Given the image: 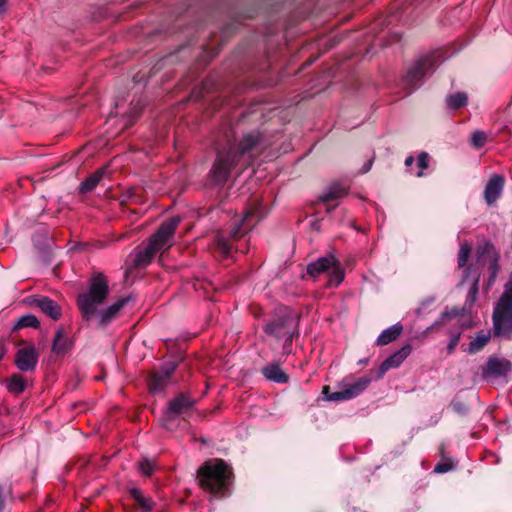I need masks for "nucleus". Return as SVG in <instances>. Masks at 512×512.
<instances>
[{"instance_id":"nucleus-35","label":"nucleus","mask_w":512,"mask_h":512,"mask_svg":"<svg viewBox=\"0 0 512 512\" xmlns=\"http://www.w3.org/2000/svg\"><path fill=\"white\" fill-rule=\"evenodd\" d=\"M459 339H460V334L456 335L453 339H451V341L449 342L448 344V350L449 352H452L455 347L457 346L458 342H459Z\"/></svg>"},{"instance_id":"nucleus-21","label":"nucleus","mask_w":512,"mask_h":512,"mask_svg":"<svg viewBox=\"0 0 512 512\" xmlns=\"http://www.w3.org/2000/svg\"><path fill=\"white\" fill-rule=\"evenodd\" d=\"M346 194H347L346 188L344 186L338 184V183H335V184H332L327 189V191L320 196L319 199L323 203H328V202H330L332 200H336V199L342 198Z\"/></svg>"},{"instance_id":"nucleus-10","label":"nucleus","mask_w":512,"mask_h":512,"mask_svg":"<svg viewBox=\"0 0 512 512\" xmlns=\"http://www.w3.org/2000/svg\"><path fill=\"white\" fill-rule=\"evenodd\" d=\"M176 367L175 362H166L160 371L153 372L148 381L150 392L156 394L164 391Z\"/></svg>"},{"instance_id":"nucleus-22","label":"nucleus","mask_w":512,"mask_h":512,"mask_svg":"<svg viewBox=\"0 0 512 512\" xmlns=\"http://www.w3.org/2000/svg\"><path fill=\"white\" fill-rule=\"evenodd\" d=\"M106 170L104 168H101L97 170L95 173L90 175L85 181L82 182L80 186V191L82 193L91 192L96 188V186L101 181L103 175L105 174Z\"/></svg>"},{"instance_id":"nucleus-30","label":"nucleus","mask_w":512,"mask_h":512,"mask_svg":"<svg viewBox=\"0 0 512 512\" xmlns=\"http://www.w3.org/2000/svg\"><path fill=\"white\" fill-rule=\"evenodd\" d=\"M470 246L468 244H462L458 253V265L464 267L468 261L470 254Z\"/></svg>"},{"instance_id":"nucleus-31","label":"nucleus","mask_w":512,"mask_h":512,"mask_svg":"<svg viewBox=\"0 0 512 512\" xmlns=\"http://www.w3.org/2000/svg\"><path fill=\"white\" fill-rule=\"evenodd\" d=\"M154 467V463L148 459L142 460L138 465L140 472L145 476H150L154 471Z\"/></svg>"},{"instance_id":"nucleus-23","label":"nucleus","mask_w":512,"mask_h":512,"mask_svg":"<svg viewBox=\"0 0 512 512\" xmlns=\"http://www.w3.org/2000/svg\"><path fill=\"white\" fill-rule=\"evenodd\" d=\"M6 387L10 393L21 394L26 388V382L20 374H13L7 380Z\"/></svg>"},{"instance_id":"nucleus-5","label":"nucleus","mask_w":512,"mask_h":512,"mask_svg":"<svg viewBox=\"0 0 512 512\" xmlns=\"http://www.w3.org/2000/svg\"><path fill=\"white\" fill-rule=\"evenodd\" d=\"M307 273L316 277L320 274H328V286L337 287L344 280V270L334 255L330 254L320 257L307 267Z\"/></svg>"},{"instance_id":"nucleus-14","label":"nucleus","mask_w":512,"mask_h":512,"mask_svg":"<svg viewBox=\"0 0 512 512\" xmlns=\"http://www.w3.org/2000/svg\"><path fill=\"white\" fill-rule=\"evenodd\" d=\"M511 371V363L506 359L489 358L483 369L484 377L506 376Z\"/></svg>"},{"instance_id":"nucleus-25","label":"nucleus","mask_w":512,"mask_h":512,"mask_svg":"<svg viewBox=\"0 0 512 512\" xmlns=\"http://www.w3.org/2000/svg\"><path fill=\"white\" fill-rule=\"evenodd\" d=\"M468 97L464 92H457L446 97L447 106L457 110L467 104Z\"/></svg>"},{"instance_id":"nucleus-24","label":"nucleus","mask_w":512,"mask_h":512,"mask_svg":"<svg viewBox=\"0 0 512 512\" xmlns=\"http://www.w3.org/2000/svg\"><path fill=\"white\" fill-rule=\"evenodd\" d=\"M131 496L137 502V504L145 511L149 512L153 509L154 502L151 498L142 495V492L138 488L130 490Z\"/></svg>"},{"instance_id":"nucleus-19","label":"nucleus","mask_w":512,"mask_h":512,"mask_svg":"<svg viewBox=\"0 0 512 512\" xmlns=\"http://www.w3.org/2000/svg\"><path fill=\"white\" fill-rule=\"evenodd\" d=\"M263 375L276 383L288 382L287 374L277 364H270L262 369Z\"/></svg>"},{"instance_id":"nucleus-12","label":"nucleus","mask_w":512,"mask_h":512,"mask_svg":"<svg viewBox=\"0 0 512 512\" xmlns=\"http://www.w3.org/2000/svg\"><path fill=\"white\" fill-rule=\"evenodd\" d=\"M194 400L185 394H180L169 402L166 409V419L175 418L178 415L187 413L193 406Z\"/></svg>"},{"instance_id":"nucleus-8","label":"nucleus","mask_w":512,"mask_h":512,"mask_svg":"<svg viewBox=\"0 0 512 512\" xmlns=\"http://www.w3.org/2000/svg\"><path fill=\"white\" fill-rule=\"evenodd\" d=\"M266 212L262 211V207L260 203L253 204L249 209H247L243 217L240 220H236L233 224V228L231 229V236L233 238H239L244 235L248 230L252 228V226L258 222L260 219L264 218Z\"/></svg>"},{"instance_id":"nucleus-13","label":"nucleus","mask_w":512,"mask_h":512,"mask_svg":"<svg viewBox=\"0 0 512 512\" xmlns=\"http://www.w3.org/2000/svg\"><path fill=\"white\" fill-rule=\"evenodd\" d=\"M478 257L483 262L489 263V269L491 271V277L494 278L498 271V260L499 254L496 251L494 245L489 242H484L477 248Z\"/></svg>"},{"instance_id":"nucleus-27","label":"nucleus","mask_w":512,"mask_h":512,"mask_svg":"<svg viewBox=\"0 0 512 512\" xmlns=\"http://www.w3.org/2000/svg\"><path fill=\"white\" fill-rule=\"evenodd\" d=\"M215 247L222 257L227 258L230 256L231 245L229 244L228 240L225 239L223 236L216 237Z\"/></svg>"},{"instance_id":"nucleus-37","label":"nucleus","mask_w":512,"mask_h":512,"mask_svg":"<svg viewBox=\"0 0 512 512\" xmlns=\"http://www.w3.org/2000/svg\"><path fill=\"white\" fill-rule=\"evenodd\" d=\"M477 290H478L477 285L474 284L469 291V297L471 298V302H474V300L476 298Z\"/></svg>"},{"instance_id":"nucleus-15","label":"nucleus","mask_w":512,"mask_h":512,"mask_svg":"<svg viewBox=\"0 0 512 512\" xmlns=\"http://www.w3.org/2000/svg\"><path fill=\"white\" fill-rule=\"evenodd\" d=\"M31 304L38 307L45 315L53 320H58L61 317V307L54 300L46 296L33 297Z\"/></svg>"},{"instance_id":"nucleus-36","label":"nucleus","mask_w":512,"mask_h":512,"mask_svg":"<svg viewBox=\"0 0 512 512\" xmlns=\"http://www.w3.org/2000/svg\"><path fill=\"white\" fill-rule=\"evenodd\" d=\"M127 199L134 201V202L139 201L138 196H137L135 190H133V189L127 191Z\"/></svg>"},{"instance_id":"nucleus-28","label":"nucleus","mask_w":512,"mask_h":512,"mask_svg":"<svg viewBox=\"0 0 512 512\" xmlns=\"http://www.w3.org/2000/svg\"><path fill=\"white\" fill-rule=\"evenodd\" d=\"M39 320L34 315H25L22 316L18 322L17 327L19 328H26V327H32L37 328L39 327Z\"/></svg>"},{"instance_id":"nucleus-2","label":"nucleus","mask_w":512,"mask_h":512,"mask_svg":"<svg viewBox=\"0 0 512 512\" xmlns=\"http://www.w3.org/2000/svg\"><path fill=\"white\" fill-rule=\"evenodd\" d=\"M259 143L260 134L249 133L243 137L237 148L230 146L227 151H219L210 172L213 182L217 185L225 184L240 157L252 151Z\"/></svg>"},{"instance_id":"nucleus-3","label":"nucleus","mask_w":512,"mask_h":512,"mask_svg":"<svg viewBox=\"0 0 512 512\" xmlns=\"http://www.w3.org/2000/svg\"><path fill=\"white\" fill-rule=\"evenodd\" d=\"M180 223L179 217H172L163 222L157 232L150 238L148 245L143 249H136L129 256L134 268L147 267L155 254L164 252L173 245V236Z\"/></svg>"},{"instance_id":"nucleus-18","label":"nucleus","mask_w":512,"mask_h":512,"mask_svg":"<svg viewBox=\"0 0 512 512\" xmlns=\"http://www.w3.org/2000/svg\"><path fill=\"white\" fill-rule=\"evenodd\" d=\"M70 349V343L65 337V331L59 327L55 333L52 343V353L57 355H64Z\"/></svg>"},{"instance_id":"nucleus-39","label":"nucleus","mask_w":512,"mask_h":512,"mask_svg":"<svg viewBox=\"0 0 512 512\" xmlns=\"http://www.w3.org/2000/svg\"><path fill=\"white\" fill-rule=\"evenodd\" d=\"M2 487L0 486V512L3 510L4 508V498H3V495H2Z\"/></svg>"},{"instance_id":"nucleus-7","label":"nucleus","mask_w":512,"mask_h":512,"mask_svg":"<svg viewBox=\"0 0 512 512\" xmlns=\"http://www.w3.org/2000/svg\"><path fill=\"white\" fill-rule=\"evenodd\" d=\"M371 383L367 376L360 377L354 383L342 388L339 391L329 392V386L323 387V394L328 401H345L355 398L361 394Z\"/></svg>"},{"instance_id":"nucleus-32","label":"nucleus","mask_w":512,"mask_h":512,"mask_svg":"<svg viewBox=\"0 0 512 512\" xmlns=\"http://www.w3.org/2000/svg\"><path fill=\"white\" fill-rule=\"evenodd\" d=\"M429 163V155L426 152H421L418 156V166L420 168V171L417 173L418 177L423 176L422 170L426 169L428 167Z\"/></svg>"},{"instance_id":"nucleus-29","label":"nucleus","mask_w":512,"mask_h":512,"mask_svg":"<svg viewBox=\"0 0 512 512\" xmlns=\"http://www.w3.org/2000/svg\"><path fill=\"white\" fill-rule=\"evenodd\" d=\"M487 135L483 131H475L471 136V143L475 148H481L485 145Z\"/></svg>"},{"instance_id":"nucleus-17","label":"nucleus","mask_w":512,"mask_h":512,"mask_svg":"<svg viewBox=\"0 0 512 512\" xmlns=\"http://www.w3.org/2000/svg\"><path fill=\"white\" fill-rule=\"evenodd\" d=\"M503 183V178L499 175L490 178L484 191V197L488 204L495 202L500 197Z\"/></svg>"},{"instance_id":"nucleus-40","label":"nucleus","mask_w":512,"mask_h":512,"mask_svg":"<svg viewBox=\"0 0 512 512\" xmlns=\"http://www.w3.org/2000/svg\"><path fill=\"white\" fill-rule=\"evenodd\" d=\"M5 3H6L5 0H0V15H2L6 10Z\"/></svg>"},{"instance_id":"nucleus-9","label":"nucleus","mask_w":512,"mask_h":512,"mask_svg":"<svg viewBox=\"0 0 512 512\" xmlns=\"http://www.w3.org/2000/svg\"><path fill=\"white\" fill-rule=\"evenodd\" d=\"M297 320L292 315L278 318L265 326V332L278 339L291 341L296 331Z\"/></svg>"},{"instance_id":"nucleus-34","label":"nucleus","mask_w":512,"mask_h":512,"mask_svg":"<svg viewBox=\"0 0 512 512\" xmlns=\"http://www.w3.org/2000/svg\"><path fill=\"white\" fill-rule=\"evenodd\" d=\"M452 469V466L448 463H439L434 467V472L445 473Z\"/></svg>"},{"instance_id":"nucleus-33","label":"nucleus","mask_w":512,"mask_h":512,"mask_svg":"<svg viewBox=\"0 0 512 512\" xmlns=\"http://www.w3.org/2000/svg\"><path fill=\"white\" fill-rule=\"evenodd\" d=\"M453 410L459 414H465L468 411V406L459 400H453L451 403Z\"/></svg>"},{"instance_id":"nucleus-26","label":"nucleus","mask_w":512,"mask_h":512,"mask_svg":"<svg viewBox=\"0 0 512 512\" xmlns=\"http://www.w3.org/2000/svg\"><path fill=\"white\" fill-rule=\"evenodd\" d=\"M490 339V335L488 333H480L476 336L475 339H473L468 347V352L471 354L477 353L481 349L486 346Z\"/></svg>"},{"instance_id":"nucleus-4","label":"nucleus","mask_w":512,"mask_h":512,"mask_svg":"<svg viewBox=\"0 0 512 512\" xmlns=\"http://www.w3.org/2000/svg\"><path fill=\"white\" fill-rule=\"evenodd\" d=\"M201 487L214 496L225 497L229 494L232 482V471L229 466L219 459L205 462L198 470Z\"/></svg>"},{"instance_id":"nucleus-6","label":"nucleus","mask_w":512,"mask_h":512,"mask_svg":"<svg viewBox=\"0 0 512 512\" xmlns=\"http://www.w3.org/2000/svg\"><path fill=\"white\" fill-rule=\"evenodd\" d=\"M438 64L439 56L436 53H432L421 58L408 70L405 77L406 85L411 89L416 88L420 84L423 76H425L429 71L434 70Z\"/></svg>"},{"instance_id":"nucleus-38","label":"nucleus","mask_w":512,"mask_h":512,"mask_svg":"<svg viewBox=\"0 0 512 512\" xmlns=\"http://www.w3.org/2000/svg\"><path fill=\"white\" fill-rule=\"evenodd\" d=\"M372 160H369L362 168V173H366L371 169Z\"/></svg>"},{"instance_id":"nucleus-11","label":"nucleus","mask_w":512,"mask_h":512,"mask_svg":"<svg viewBox=\"0 0 512 512\" xmlns=\"http://www.w3.org/2000/svg\"><path fill=\"white\" fill-rule=\"evenodd\" d=\"M39 355L33 345H27L16 352L15 365L23 372L34 371Z\"/></svg>"},{"instance_id":"nucleus-20","label":"nucleus","mask_w":512,"mask_h":512,"mask_svg":"<svg viewBox=\"0 0 512 512\" xmlns=\"http://www.w3.org/2000/svg\"><path fill=\"white\" fill-rule=\"evenodd\" d=\"M403 327L401 324H395L385 329L377 338L378 345H387L396 340L401 334Z\"/></svg>"},{"instance_id":"nucleus-41","label":"nucleus","mask_w":512,"mask_h":512,"mask_svg":"<svg viewBox=\"0 0 512 512\" xmlns=\"http://www.w3.org/2000/svg\"><path fill=\"white\" fill-rule=\"evenodd\" d=\"M414 162V158L412 156H409L405 159V165L406 166H411Z\"/></svg>"},{"instance_id":"nucleus-1","label":"nucleus","mask_w":512,"mask_h":512,"mask_svg":"<svg viewBox=\"0 0 512 512\" xmlns=\"http://www.w3.org/2000/svg\"><path fill=\"white\" fill-rule=\"evenodd\" d=\"M108 293L106 277L102 273L95 274L89 281V290L79 294L77 298L78 308L85 320L89 321L97 316L99 325L107 326L129 301V298H122L106 309L98 311V307L103 304Z\"/></svg>"},{"instance_id":"nucleus-16","label":"nucleus","mask_w":512,"mask_h":512,"mask_svg":"<svg viewBox=\"0 0 512 512\" xmlns=\"http://www.w3.org/2000/svg\"><path fill=\"white\" fill-rule=\"evenodd\" d=\"M411 346L405 345L400 350L389 356L379 368V377H382L388 370L398 368L402 362L410 355Z\"/></svg>"}]
</instances>
